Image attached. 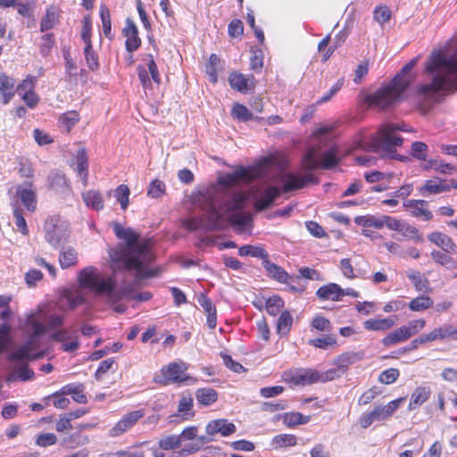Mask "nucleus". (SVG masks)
I'll return each instance as SVG.
<instances>
[{
	"instance_id": "nucleus-22",
	"label": "nucleus",
	"mask_w": 457,
	"mask_h": 457,
	"mask_svg": "<svg viewBox=\"0 0 457 457\" xmlns=\"http://www.w3.org/2000/svg\"><path fill=\"white\" fill-rule=\"evenodd\" d=\"M236 430V426L225 419L212 420L205 428L206 433L210 436L220 433L223 436H228L234 434Z\"/></svg>"
},
{
	"instance_id": "nucleus-6",
	"label": "nucleus",
	"mask_w": 457,
	"mask_h": 457,
	"mask_svg": "<svg viewBox=\"0 0 457 457\" xmlns=\"http://www.w3.org/2000/svg\"><path fill=\"white\" fill-rule=\"evenodd\" d=\"M80 288L87 289L96 295L105 296L109 302L115 303L122 299L130 298V293L126 289H115L112 279L102 274L97 268L88 266L78 274Z\"/></svg>"
},
{
	"instance_id": "nucleus-29",
	"label": "nucleus",
	"mask_w": 457,
	"mask_h": 457,
	"mask_svg": "<svg viewBox=\"0 0 457 457\" xmlns=\"http://www.w3.org/2000/svg\"><path fill=\"white\" fill-rule=\"evenodd\" d=\"M431 395V390L427 386H418L411 395L408 409L410 411L415 410L425 402L428 400Z\"/></svg>"
},
{
	"instance_id": "nucleus-46",
	"label": "nucleus",
	"mask_w": 457,
	"mask_h": 457,
	"mask_svg": "<svg viewBox=\"0 0 457 457\" xmlns=\"http://www.w3.org/2000/svg\"><path fill=\"white\" fill-rule=\"evenodd\" d=\"M63 296L67 300L71 309H74L81 305L86 301V297L80 289L67 291Z\"/></svg>"
},
{
	"instance_id": "nucleus-4",
	"label": "nucleus",
	"mask_w": 457,
	"mask_h": 457,
	"mask_svg": "<svg viewBox=\"0 0 457 457\" xmlns=\"http://www.w3.org/2000/svg\"><path fill=\"white\" fill-rule=\"evenodd\" d=\"M339 162L338 151L336 147H330L322 153L320 159L316 157V151L310 149L303 159V174L287 173L281 175L280 181L283 183V191L301 189L308 184H315L317 179L312 173V170L319 168L331 169Z\"/></svg>"
},
{
	"instance_id": "nucleus-11",
	"label": "nucleus",
	"mask_w": 457,
	"mask_h": 457,
	"mask_svg": "<svg viewBox=\"0 0 457 457\" xmlns=\"http://www.w3.org/2000/svg\"><path fill=\"white\" fill-rule=\"evenodd\" d=\"M187 368L188 365L183 361L170 362L162 368L161 376L155 378V381L163 385L183 383L187 380L194 383L195 379L186 373Z\"/></svg>"
},
{
	"instance_id": "nucleus-54",
	"label": "nucleus",
	"mask_w": 457,
	"mask_h": 457,
	"mask_svg": "<svg viewBox=\"0 0 457 457\" xmlns=\"http://www.w3.org/2000/svg\"><path fill=\"white\" fill-rule=\"evenodd\" d=\"M231 115L234 119L241 121H247L253 119L252 112L245 105L240 104H234Z\"/></svg>"
},
{
	"instance_id": "nucleus-10",
	"label": "nucleus",
	"mask_w": 457,
	"mask_h": 457,
	"mask_svg": "<svg viewBox=\"0 0 457 457\" xmlns=\"http://www.w3.org/2000/svg\"><path fill=\"white\" fill-rule=\"evenodd\" d=\"M404 398L400 397L389 402L386 405L376 406L371 411L363 413L359 419V424L362 428H369L376 421H384L388 420L400 407Z\"/></svg>"
},
{
	"instance_id": "nucleus-2",
	"label": "nucleus",
	"mask_w": 457,
	"mask_h": 457,
	"mask_svg": "<svg viewBox=\"0 0 457 457\" xmlns=\"http://www.w3.org/2000/svg\"><path fill=\"white\" fill-rule=\"evenodd\" d=\"M113 230L122 242L110 251L112 262L119 268L135 270L138 275H147L146 267L153 260L150 240L141 238L133 228L119 223L113 225Z\"/></svg>"
},
{
	"instance_id": "nucleus-50",
	"label": "nucleus",
	"mask_w": 457,
	"mask_h": 457,
	"mask_svg": "<svg viewBox=\"0 0 457 457\" xmlns=\"http://www.w3.org/2000/svg\"><path fill=\"white\" fill-rule=\"evenodd\" d=\"M431 257L438 264L441 265H449V268H456L457 267V260L453 261V258H451L446 253L440 252V251H432L431 252ZM455 277H457V273L455 274Z\"/></svg>"
},
{
	"instance_id": "nucleus-45",
	"label": "nucleus",
	"mask_w": 457,
	"mask_h": 457,
	"mask_svg": "<svg viewBox=\"0 0 457 457\" xmlns=\"http://www.w3.org/2000/svg\"><path fill=\"white\" fill-rule=\"evenodd\" d=\"M398 232L409 239L416 240L419 242L423 241V237L419 232L418 228L404 220H403Z\"/></svg>"
},
{
	"instance_id": "nucleus-63",
	"label": "nucleus",
	"mask_w": 457,
	"mask_h": 457,
	"mask_svg": "<svg viewBox=\"0 0 457 457\" xmlns=\"http://www.w3.org/2000/svg\"><path fill=\"white\" fill-rule=\"evenodd\" d=\"M36 4L35 0H28L25 3L17 2L15 6H17V11L20 15L23 17H31L36 8Z\"/></svg>"
},
{
	"instance_id": "nucleus-49",
	"label": "nucleus",
	"mask_w": 457,
	"mask_h": 457,
	"mask_svg": "<svg viewBox=\"0 0 457 457\" xmlns=\"http://www.w3.org/2000/svg\"><path fill=\"white\" fill-rule=\"evenodd\" d=\"M89 437L79 433H74L63 439V444L70 448L79 447L89 443Z\"/></svg>"
},
{
	"instance_id": "nucleus-34",
	"label": "nucleus",
	"mask_w": 457,
	"mask_h": 457,
	"mask_svg": "<svg viewBox=\"0 0 457 457\" xmlns=\"http://www.w3.org/2000/svg\"><path fill=\"white\" fill-rule=\"evenodd\" d=\"M297 444V438L291 434H279L275 436L270 442L273 449H280L295 446Z\"/></svg>"
},
{
	"instance_id": "nucleus-53",
	"label": "nucleus",
	"mask_w": 457,
	"mask_h": 457,
	"mask_svg": "<svg viewBox=\"0 0 457 457\" xmlns=\"http://www.w3.org/2000/svg\"><path fill=\"white\" fill-rule=\"evenodd\" d=\"M58 21V15L53 8L46 11V16L42 19L40 23V30L46 31L51 29Z\"/></svg>"
},
{
	"instance_id": "nucleus-33",
	"label": "nucleus",
	"mask_w": 457,
	"mask_h": 457,
	"mask_svg": "<svg viewBox=\"0 0 457 457\" xmlns=\"http://www.w3.org/2000/svg\"><path fill=\"white\" fill-rule=\"evenodd\" d=\"M394 325L395 321L389 318L370 319L363 323L364 328L370 331H384L391 328Z\"/></svg>"
},
{
	"instance_id": "nucleus-55",
	"label": "nucleus",
	"mask_w": 457,
	"mask_h": 457,
	"mask_svg": "<svg viewBox=\"0 0 457 457\" xmlns=\"http://www.w3.org/2000/svg\"><path fill=\"white\" fill-rule=\"evenodd\" d=\"M283 307L284 301L279 296L274 295L266 301V310L272 316L278 314Z\"/></svg>"
},
{
	"instance_id": "nucleus-9",
	"label": "nucleus",
	"mask_w": 457,
	"mask_h": 457,
	"mask_svg": "<svg viewBox=\"0 0 457 457\" xmlns=\"http://www.w3.org/2000/svg\"><path fill=\"white\" fill-rule=\"evenodd\" d=\"M45 238L54 248L63 244L70 235L69 223L59 216H50L45 222Z\"/></svg>"
},
{
	"instance_id": "nucleus-31",
	"label": "nucleus",
	"mask_w": 457,
	"mask_h": 457,
	"mask_svg": "<svg viewBox=\"0 0 457 457\" xmlns=\"http://www.w3.org/2000/svg\"><path fill=\"white\" fill-rule=\"evenodd\" d=\"M62 395H71L72 399L79 403H86L87 398L84 394V386L82 384H69L62 388Z\"/></svg>"
},
{
	"instance_id": "nucleus-20",
	"label": "nucleus",
	"mask_w": 457,
	"mask_h": 457,
	"mask_svg": "<svg viewBox=\"0 0 457 457\" xmlns=\"http://www.w3.org/2000/svg\"><path fill=\"white\" fill-rule=\"evenodd\" d=\"M122 34L126 37L127 51L132 53L140 46L141 39L138 37V30L131 19L128 18L126 20V26L122 29Z\"/></svg>"
},
{
	"instance_id": "nucleus-12",
	"label": "nucleus",
	"mask_w": 457,
	"mask_h": 457,
	"mask_svg": "<svg viewBox=\"0 0 457 457\" xmlns=\"http://www.w3.org/2000/svg\"><path fill=\"white\" fill-rule=\"evenodd\" d=\"M35 351L36 350L30 351L31 358H22V359L12 360L11 358L12 353L10 354L9 360L12 362H13V364L12 367V370L7 378L8 381H10V382L14 381L17 378H20L22 381H27V380L32 379L34 378V371L32 370L29 369L28 364H26V363L23 364V363H21V361L24 360H36V359L41 358L45 354V352H39V353H34Z\"/></svg>"
},
{
	"instance_id": "nucleus-57",
	"label": "nucleus",
	"mask_w": 457,
	"mask_h": 457,
	"mask_svg": "<svg viewBox=\"0 0 457 457\" xmlns=\"http://www.w3.org/2000/svg\"><path fill=\"white\" fill-rule=\"evenodd\" d=\"M181 445V436L171 435L159 441V446L162 450H172Z\"/></svg>"
},
{
	"instance_id": "nucleus-5",
	"label": "nucleus",
	"mask_w": 457,
	"mask_h": 457,
	"mask_svg": "<svg viewBox=\"0 0 457 457\" xmlns=\"http://www.w3.org/2000/svg\"><path fill=\"white\" fill-rule=\"evenodd\" d=\"M417 58L411 60L387 85L369 94L365 102L370 107L384 110L402 101L404 92L415 79L416 76L411 71L417 64Z\"/></svg>"
},
{
	"instance_id": "nucleus-37",
	"label": "nucleus",
	"mask_w": 457,
	"mask_h": 457,
	"mask_svg": "<svg viewBox=\"0 0 457 457\" xmlns=\"http://www.w3.org/2000/svg\"><path fill=\"white\" fill-rule=\"evenodd\" d=\"M264 267L271 278L278 282L287 283L289 276L281 267L268 261L264 262Z\"/></svg>"
},
{
	"instance_id": "nucleus-30",
	"label": "nucleus",
	"mask_w": 457,
	"mask_h": 457,
	"mask_svg": "<svg viewBox=\"0 0 457 457\" xmlns=\"http://www.w3.org/2000/svg\"><path fill=\"white\" fill-rule=\"evenodd\" d=\"M279 193L280 190L277 187H268L255 201V208L259 211L268 208L272 204L273 200L279 195Z\"/></svg>"
},
{
	"instance_id": "nucleus-27",
	"label": "nucleus",
	"mask_w": 457,
	"mask_h": 457,
	"mask_svg": "<svg viewBox=\"0 0 457 457\" xmlns=\"http://www.w3.org/2000/svg\"><path fill=\"white\" fill-rule=\"evenodd\" d=\"M81 196L87 207L97 212L104 209V197L99 191L90 189L83 192Z\"/></svg>"
},
{
	"instance_id": "nucleus-56",
	"label": "nucleus",
	"mask_w": 457,
	"mask_h": 457,
	"mask_svg": "<svg viewBox=\"0 0 457 457\" xmlns=\"http://www.w3.org/2000/svg\"><path fill=\"white\" fill-rule=\"evenodd\" d=\"M311 326L312 328L322 332H329L333 328L329 320L321 315L315 316L312 320Z\"/></svg>"
},
{
	"instance_id": "nucleus-1",
	"label": "nucleus",
	"mask_w": 457,
	"mask_h": 457,
	"mask_svg": "<svg viewBox=\"0 0 457 457\" xmlns=\"http://www.w3.org/2000/svg\"><path fill=\"white\" fill-rule=\"evenodd\" d=\"M219 196L212 193L201 194L196 203L204 212V219H189L185 226L190 230L200 228L208 229H220L224 222L228 221L238 234H250L252 219L249 213L243 212L247 197L244 193L235 192L224 195L222 203H217Z\"/></svg>"
},
{
	"instance_id": "nucleus-51",
	"label": "nucleus",
	"mask_w": 457,
	"mask_h": 457,
	"mask_svg": "<svg viewBox=\"0 0 457 457\" xmlns=\"http://www.w3.org/2000/svg\"><path fill=\"white\" fill-rule=\"evenodd\" d=\"M129 193L130 191L127 185H120L114 191V196L116 200L120 204L122 210H126L129 206Z\"/></svg>"
},
{
	"instance_id": "nucleus-23",
	"label": "nucleus",
	"mask_w": 457,
	"mask_h": 457,
	"mask_svg": "<svg viewBox=\"0 0 457 457\" xmlns=\"http://www.w3.org/2000/svg\"><path fill=\"white\" fill-rule=\"evenodd\" d=\"M428 239L447 253L455 254L457 253L456 244L449 236L444 233L432 232L428 235Z\"/></svg>"
},
{
	"instance_id": "nucleus-17",
	"label": "nucleus",
	"mask_w": 457,
	"mask_h": 457,
	"mask_svg": "<svg viewBox=\"0 0 457 457\" xmlns=\"http://www.w3.org/2000/svg\"><path fill=\"white\" fill-rule=\"evenodd\" d=\"M449 191L448 181L439 177L428 179L419 187V192L423 196L439 195Z\"/></svg>"
},
{
	"instance_id": "nucleus-7",
	"label": "nucleus",
	"mask_w": 457,
	"mask_h": 457,
	"mask_svg": "<svg viewBox=\"0 0 457 457\" xmlns=\"http://www.w3.org/2000/svg\"><path fill=\"white\" fill-rule=\"evenodd\" d=\"M408 129L397 124H386L371 137L370 145L372 151H383L386 155H392L395 147L403 144V137L396 135V131Z\"/></svg>"
},
{
	"instance_id": "nucleus-52",
	"label": "nucleus",
	"mask_w": 457,
	"mask_h": 457,
	"mask_svg": "<svg viewBox=\"0 0 457 457\" xmlns=\"http://www.w3.org/2000/svg\"><path fill=\"white\" fill-rule=\"evenodd\" d=\"M310 418L303 416L300 412L286 413L283 419L284 423L288 427H293L300 424H306Z\"/></svg>"
},
{
	"instance_id": "nucleus-3",
	"label": "nucleus",
	"mask_w": 457,
	"mask_h": 457,
	"mask_svg": "<svg viewBox=\"0 0 457 457\" xmlns=\"http://www.w3.org/2000/svg\"><path fill=\"white\" fill-rule=\"evenodd\" d=\"M62 316L46 315L42 311L28 315L24 321L20 323L21 329L28 336V338L24 344L12 352L11 358L12 360L31 358L30 351L38 349L46 328H57L62 324Z\"/></svg>"
},
{
	"instance_id": "nucleus-44",
	"label": "nucleus",
	"mask_w": 457,
	"mask_h": 457,
	"mask_svg": "<svg viewBox=\"0 0 457 457\" xmlns=\"http://www.w3.org/2000/svg\"><path fill=\"white\" fill-rule=\"evenodd\" d=\"M428 146L420 141H415L411 146V155L418 161H427Z\"/></svg>"
},
{
	"instance_id": "nucleus-40",
	"label": "nucleus",
	"mask_w": 457,
	"mask_h": 457,
	"mask_svg": "<svg viewBox=\"0 0 457 457\" xmlns=\"http://www.w3.org/2000/svg\"><path fill=\"white\" fill-rule=\"evenodd\" d=\"M293 317L289 312H282L277 322V332L279 335H287L292 327Z\"/></svg>"
},
{
	"instance_id": "nucleus-48",
	"label": "nucleus",
	"mask_w": 457,
	"mask_h": 457,
	"mask_svg": "<svg viewBox=\"0 0 457 457\" xmlns=\"http://www.w3.org/2000/svg\"><path fill=\"white\" fill-rule=\"evenodd\" d=\"M240 256H253L257 258H266L268 256L266 251L260 246L244 245L238 249Z\"/></svg>"
},
{
	"instance_id": "nucleus-21",
	"label": "nucleus",
	"mask_w": 457,
	"mask_h": 457,
	"mask_svg": "<svg viewBox=\"0 0 457 457\" xmlns=\"http://www.w3.org/2000/svg\"><path fill=\"white\" fill-rule=\"evenodd\" d=\"M15 79L5 72L0 71V101L7 104L15 95Z\"/></svg>"
},
{
	"instance_id": "nucleus-64",
	"label": "nucleus",
	"mask_w": 457,
	"mask_h": 457,
	"mask_svg": "<svg viewBox=\"0 0 457 457\" xmlns=\"http://www.w3.org/2000/svg\"><path fill=\"white\" fill-rule=\"evenodd\" d=\"M165 192V184L159 179L151 182L147 190V195L153 198L161 197Z\"/></svg>"
},
{
	"instance_id": "nucleus-13",
	"label": "nucleus",
	"mask_w": 457,
	"mask_h": 457,
	"mask_svg": "<svg viewBox=\"0 0 457 457\" xmlns=\"http://www.w3.org/2000/svg\"><path fill=\"white\" fill-rule=\"evenodd\" d=\"M283 378L294 386H305L319 383V371L313 369L290 370L284 373Z\"/></svg>"
},
{
	"instance_id": "nucleus-8",
	"label": "nucleus",
	"mask_w": 457,
	"mask_h": 457,
	"mask_svg": "<svg viewBox=\"0 0 457 457\" xmlns=\"http://www.w3.org/2000/svg\"><path fill=\"white\" fill-rule=\"evenodd\" d=\"M277 165L274 157H267L262 160L258 164L251 168L240 167L231 174H228L223 179V183L235 184L238 181H250L254 179H264L268 177L270 171Z\"/></svg>"
},
{
	"instance_id": "nucleus-35",
	"label": "nucleus",
	"mask_w": 457,
	"mask_h": 457,
	"mask_svg": "<svg viewBox=\"0 0 457 457\" xmlns=\"http://www.w3.org/2000/svg\"><path fill=\"white\" fill-rule=\"evenodd\" d=\"M195 398L200 405L209 406L217 401L218 394L212 388H200L195 393Z\"/></svg>"
},
{
	"instance_id": "nucleus-19",
	"label": "nucleus",
	"mask_w": 457,
	"mask_h": 457,
	"mask_svg": "<svg viewBox=\"0 0 457 457\" xmlns=\"http://www.w3.org/2000/svg\"><path fill=\"white\" fill-rule=\"evenodd\" d=\"M74 170L79 176L84 187L87 186L88 182V158L84 148L79 149L72 159Z\"/></svg>"
},
{
	"instance_id": "nucleus-26",
	"label": "nucleus",
	"mask_w": 457,
	"mask_h": 457,
	"mask_svg": "<svg viewBox=\"0 0 457 457\" xmlns=\"http://www.w3.org/2000/svg\"><path fill=\"white\" fill-rule=\"evenodd\" d=\"M316 295L320 300L341 301L342 300V287L336 283H329L320 287Z\"/></svg>"
},
{
	"instance_id": "nucleus-43",
	"label": "nucleus",
	"mask_w": 457,
	"mask_h": 457,
	"mask_svg": "<svg viewBox=\"0 0 457 457\" xmlns=\"http://www.w3.org/2000/svg\"><path fill=\"white\" fill-rule=\"evenodd\" d=\"M354 222L363 227H373L375 228H382L383 221L381 217H375L372 215L357 216L354 219Z\"/></svg>"
},
{
	"instance_id": "nucleus-25",
	"label": "nucleus",
	"mask_w": 457,
	"mask_h": 457,
	"mask_svg": "<svg viewBox=\"0 0 457 457\" xmlns=\"http://www.w3.org/2000/svg\"><path fill=\"white\" fill-rule=\"evenodd\" d=\"M364 358L363 351H349L345 352L335 360L334 363L336 366L339 367L341 370L345 373L349 368V366L361 361Z\"/></svg>"
},
{
	"instance_id": "nucleus-58",
	"label": "nucleus",
	"mask_w": 457,
	"mask_h": 457,
	"mask_svg": "<svg viewBox=\"0 0 457 457\" xmlns=\"http://www.w3.org/2000/svg\"><path fill=\"white\" fill-rule=\"evenodd\" d=\"M309 345L320 349H327L337 345V339L332 336L309 340Z\"/></svg>"
},
{
	"instance_id": "nucleus-41",
	"label": "nucleus",
	"mask_w": 457,
	"mask_h": 457,
	"mask_svg": "<svg viewBox=\"0 0 457 457\" xmlns=\"http://www.w3.org/2000/svg\"><path fill=\"white\" fill-rule=\"evenodd\" d=\"M49 187L55 191H62L68 187V180L64 174L52 172L48 177Z\"/></svg>"
},
{
	"instance_id": "nucleus-61",
	"label": "nucleus",
	"mask_w": 457,
	"mask_h": 457,
	"mask_svg": "<svg viewBox=\"0 0 457 457\" xmlns=\"http://www.w3.org/2000/svg\"><path fill=\"white\" fill-rule=\"evenodd\" d=\"M400 371L395 368H390L381 372L378 381L385 385H390L399 378Z\"/></svg>"
},
{
	"instance_id": "nucleus-15",
	"label": "nucleus",
	"mask_w": 457,
	"mask_h": 457,
	"mask_svg": "<svg viewBox=\"0 0 457 457\" xmlns=\"http://www.w3.org/2000/svg\"><path fill=\"white\" fill-rule=\"evenodd\" d=\"M52 337L54 340L62 343L61 348L66 353L75 352L80 345L75 330L59 329L53 333Z\"/></svg>"
},
{
	"instance_id": "nucleus-14",
	"label": "nucleus",
	"mask_w": 457,
	"mask_h": 457,
	"mask_svg": "<svg viewBox=\"0 0 457 457\" xmlns=\"http://www.w3.org/2000/svg\"><path fill=\"white\" fill-rule=\"evenodd\" d=\"M144 416V410H137L124 414L121 419L109 430V436L112 437H117L123 435L133 428Z\"/></svg>"
},
{
	"instance_id": "nucleus-36",
	"label": "nucleus",
	"mask_w": 457,
	"mask_h": 457,
	"mask_svg": "<svg viewBox=\"0 0 457 457\" xmlns=\"http://www.w3.org/2000/svg\"><path fill=\"white\" fill-rule=\"evenodd\" d=\"M410 338V334L407 333L405 328L403 326L389 333L382 340L384 345H392L401 342H404Z\"/></svg>"
},
{
	"instance_id": "nucleus-24",
	"label": "nucleus",
	"mask_w": 457,
	"mask_h": 457,
	"mask_svg": "<svg viewBox=\"0 0 457 457\" xmlns=\"http://www.w3.org/2000/svg\"><path fill=\"white\" fill-rule=\"evenodd\" d=\"M228 83L230 87L239 92L245 93L253 88V77H245L239 72H232L228 77Z\"/></svg>"
},
{
	"instance_id": "nucleus-28",
	"label": "nucleus",
	"mask_w": 457,
	"mask_h": 457,
	"mask_svg": "<svg viewBox=\"0 0 457 457\" xmlns=\"http://www.w3.org/2000/svg\"><path fill=\"white\" fill-rule=\"evenodd\" d=\"M78 263V252L72 246H62L59 253V264L62 269H69Z\"/></svg>"
},
{
	"instance_id": "nucleus-47",
	"label": "nucleus",
	"mask_w": 457,
	"mask_h": 457,
	"mask_svg": "<svg viewBox=\"0 0 457 457\" xmlns=\"http://www.w3.org/2000/svg\"><path fill=\"white\" fill-rule=\"evenodd\" d=\"M220 63V58L217 54H212L209 58L208 63L205 65V71L209 76V80L216 83L218 80L217 66Z\"/></svg>"
},
{
	"instance_id": "nucleus-60",
	"label": "nucleus",
	"mask_w": 457,
	"mask_h": 457,
	"mask_svg": "<svg viewBox=\"0 0 457 457\" xmlns=\"http://www.w3.org/2000/svg\"><path fill=\"white\" fill-rule=\"evenodd\" d=\"M84 54L88 68L95 71L98 68V58L95 51L93 50L92 44L85 45Z\"/></svg>"
},
{
	"instance_id": "nucleus-16",
	"label": "nucleus",
	"mask_w": 457,
	"mask_h": 457,
	"mask_svg": "<svg viewBox=\"0 0 457 457\" xmlns=\"http://www.w3.org/2000/svg\"><path fill=\"white\" fill-rule=\"evenodd\" d=\"M16 195L29 212H35L37 209V194L33 189L32 182H26L16 187Z\"/></svg>"
},
{
	"instance_id": "nucleus-38",
	"label": "nucleus",
	"mask_w": 457,
	"mask_h": 457,
	"mask_svg": "<svg viewBox=\"0 0 457 457\" xmlns=\"http://www.w3.org/2000/svg\"><path fill=\"white\" fill-rule=\"evenodd\" d=\"M100 17L102 21L103 33L104 35L112 39L113 37V34L112 32V21H111V13L110 10L106 5H101L100 7Z\"/></svg>"
},
{
	"instance_id": "nucleus-18",
	"label": "nucleus",
	"mask_w": 457,
	"mask_h": 457,
	"mask_svg": "<svg viewBox=\"0 0 457 457\" xmlns=\"http://www.w3.org/2000/svg\"><path fill=\"white\" fill-rule=\"evenodd\" d=\"M428 203L425 200H407L403 203V207L413 217L422 219L423 220H430L433 218L432 212L427 208Z\"/></svg>"
},
{
	"instance_id": "nucleus-62",
	"label": "nucleus",
	"mask_w": 457,
	"mask_h": 457,
	"mask_svg": "<svg viewBox=\"0 0 457 457\" xmlns=\"http://www.w3.org/2000/svg\"><path fill=\"white\" fill-rule=\"evenodd\" d=\"M373 15L374 20L383 27L391 19V11L386 6H378L374 10Z\"/></svg>"
},
{
	"instance_id": "nucleus-39",
	"label": "nucleus",
	"mask_w": 457,
	"mask_h": 457,
	"mask_svg": "<svg viewBox=\"0 0 457 457\" xmlns=\"http://www.w3.org/2000/svg\"><path fill=\"white\" fill-rule=\"evenodd\" d=\"M433 300L428 295H420L412 299L409 303V308L413 312H421L433 306Z\"/></svg>"
},
{
	"instance_id": "nucleus-59",
	"label": "nucleus",
	"mask_w": 457,
	"mask_h": 457,
	"mask_svg": "<svg viewBox=\"0 0 457 457\" xmlns=\"http://www.w3.org/2000/svg\"><path fill=\"white\" fill-rule=\"evenodd\" d=\"M13 218L18 230L24 236L29 234V228L21 208L14 207Z\"/></svg>"
},
{
	"instance_id": "nucleus-42",
	"label": "nucleus",
	"mask_w": 457,
	"mask_h": 457,
	"mask_svg": "<svg viewBox=\"0 0 457 457\" xmlns=\"http://www.w3.org/2000/svg\"><path fill=\"white\" fill-rule=\"evenodd\" d=\"M79 120V114L76 111H70L63 113L59 118V122L66 132H69L72 127Z\"/></svg>"
},
{
	"instance_id": "nucleus-32",
	"label": "nucleus",
	"mask_w": 457,
	"mask_h": 457,
	"mask_svg": "<svg viewBox=\"0 0 457 457\" xmlns=\"http://www.w3.org/2000/svg\"><path fill=\"white\" fill-rule=\"evenodd\" d=\"M406 275L418 291L427 292L429 290V281L421 272L410 270L407 271Z\"/></svg>"
}]
</instances>
